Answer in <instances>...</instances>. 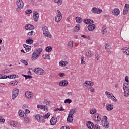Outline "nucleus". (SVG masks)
I'll return each instance as SVG.
<instances>
[{"instance_id":"obj_1","label":"nucleus","mask_w":129,"mask_h":129,"mask_svg":"<svg viewBox=\"0 0 129 129\" xmlns=\"http://www.w3.org/2000/svg\"><path fill=\"white\" fill-rule=\"evenodd\" d=\"M42 51H43V49L42 48H39L35 51L31 57V60L32 61H35V60H37L38 59V57L41 55V53H42Z\"/></svg>"},{"instance_id":"obj_2","label":"nucleus","mask_w":129,"mask_h":129,"mask_svg":"<svg viewBox=\"0 0 129 129\" xmlns=\"http://www.w3.org/2000/svg\"><path fill=\"white\" fill-rule=\"evenodd\" d=\"M123 89L124 90V96L127 97L129 95L128 83H124L123 85Z\"/></svg>"},{"instance_id":"obj_3","label":"nucleus","mask_w":129,"mask_h":129,"mask_svg":"<svg viewBox=\"0 0 129 129\" xmlns=\"http://www.w3.org/2000/svg\"><path fill=\"white\" fill-rule=\"evenodd\" d=\"M43 31V35L45 37H49V38H52V35L50 34L49 32V30H48V27L47 26H45L42 28Z\"/></svg>"},{"instance_id":"obj_4","label":"nucleus","mask_w":129,"mask_h":129,"mask_svg":"<svg viewBox=\"0 0 129 129\" xmlns=\"http://www.w3.org/2000/svg\"><path fill=\"white\" fill-rule=\"evenodd\" d=\"M33 71L36 74H37V75H43V74L45 73V71L40 68L34 69Z\"/></svg>"},{"instance_id":"obj_5","label":"nucleus","mask_w":129,"mask_h":129,"mask_svg":"<svg viewBox=\"0 0 129 129\" xmlns=\"http://www.w3.org/2000/svg\"><path fill=\"white\" fill-rule=\"evenodd\" d=\"M20 91V90L19 89H14L12 92V99L13 100H15V98L18 96L19 95V92Z\"/></svg>"},{"instance_id":"obj_6","label":"nucleus","mask_w":129,"mask_h":129,"mask_svg":"<svg viewBox=\"0 0 129 129\" xmlns=\"http://www.w3.org/2000/svg\"><path fill=\"white\" fill-rule=\"evenodd\" d=\"M93 118L95 122H99V121L101 120V115H99L98 113H96Z\"/></svg>"},{"instance_id":"obj_7","label":"nucleus","mask_w":129,"mask_h":129,"mask_svg":"<svg viewBox=\"0 0 129 129\" xmlns=\"http://www.w3.org/2000/svg\"><path fill=\"white\" fill-rule=\"evenodd\" d=\"M17 6L18 9H23L24 7V2L22 0H19L17 1Z\"/></svg>"},{"instance_id":"obj_8","label":"nucleus","mask_w":129,"mask_h":129,"mask_svg":"<svg viewBox=\"0 0 129 129\" xmlns=\"http://www.w3.org/2000/svg\"><path fill=\"white\" fill-rule=\"evenodd\" d=\"M101 123L105 128H108L109 127V123L108 122H104V120H102Z\"/></svg>"},{"instance_id":"obj_9","label":"nucleus","mask_w":129,"mask_h":129,"mask_svg":"<svg viewBox=\"0 0 129 129\" xmlns=\"http://www.w3.org/2000/svg\"><path fill=\"white\" fill-rule=\"evenodd\" d=\"M122 52L123 54H125V55L129 56V48L127 47H125L122 48Z\"/></svg>"},{"instance_id":"obj_10","label":"nucleus","mask_w":129,"mask_h":129,"mask_svg":"<svg viewBox=\"0 0 129 129\" xmlns=\"http://www.w3.org/2000/svg\"><path fill=\"white\" fill-rule=\"evenodd\" d=\"M50 123L51 125H55L57 123V118L52 117L50 120Z\"/></svg>"},{"instance_id":"obj_11","label":"nucleus","mask_w":129,"mask_h":129,"mask_svg":"<svg viewBox=\"0 0 129 129\" xmlns=\"http://www.w3.org/2000/svg\"><path fill=\"white\" fill-rule=\"evenodd\" d=\"M68 85V81L67 80H63L59 83L60 86H67Z\"/></svg>"},{"instance_id":"obj_12","label":"nucleus","mask_w":129,"mask_h":129,"mask_svg":"<svg viewBox=\"0 0 129 129\" xmlns=\"http://www.w3.org/2000/svg\"><path fill=\"white\" fill-rule=\"evenodd\" d=\"M34 25L32 24H26L25 26V30H34Z\"/></svg>"},{"instance_id":"obj_13","label":"nucleus","mask_w":129,"mask_h":129,"mask_svg":"<svg viewBox=\"0 0 129 129\" xmlns=\"http://www.w3.org/2000/svg\"><path fill=\"white\" fill-rule=\"evenodd\" d=\"M119 9L118 8L114 9L112 11V15H114V16H118L119 15Z\"/></svg>"},{"instance_id":"obj_14","label":"nucleus","mask_w":129,"mask_h":129,"mask_svg":"<svg viewBox=\"0 0 129 129\" xmlns=\"http://www.w3.org/2000/svg\"><path fill=\"white\" fill-rule=\"evenodd\" d=\"M33 95L32 94V92L30 91H27L25 92V96L26 98H28L29 99H31L32 98V96Z\"/></svg>"},{"instance_id":"obj_15","label":"nucleus","mask_w":129,"mask_h":129,"mask_svg":"<svg viewBox=\"0 0 129 129\" xmlns=\"http://www.w3.org/2000/svg\"><path fill=\"white\" fill-rule=\"evenodd\" d=\"M77 111V110L76 108L71 109L69 114V115L71 116L70 117H73V114H74V113H76Z\"/></svg>"},{"instance_id":"obj_16","label":"nucleus","mask_w":129,"mask_h":129,"mask_svg":"<svg viewBox=\"0 0 129 129\" xmlns=\"http://www.w3.org/2000/svg\"><path fill=\"white\" fill-rule=\"evenodd\" d=\"M86 125H87L88 128H90V129L93 128V126H94V125L93 124V123H92L90 121L87 122Z\"/></svg>"},{"instance_id":"obj_17","label":"nucleus","mask_w":129,"mask_h":129,"mask_svg":"<svg viewBox=\"0 0 129 129\" xmlns=\"http://www.w3.org/2000/svg\"><path fill=\"white\" fill-rule=\"evenodd\" d=\"M113 107L114 106L112 104H107L106 105L107 110L108 111H111V110H112V109H113Z\"/></svg>"},{"instance_id":"obj_18","label":"nucleus","mask_w":129,"mask_h":129,"mask_svg":"<svg viewBox=\"0 0 129 129\" xmlns=\"http://www.w3.org/2000/svg\"><path fill=\"white\" fill-rule=\"evenodd\" d=\"M105 50L107 52H110L111 51V46L109 44L106 43L105 44Z\"/></svg>"},{"instance_id":"obj_19","label":"nucleus","mask_w":129,"mask_h":129,"mask_svg":"<svg viewBox=\"0 0 129 129\" xmlns=\"http://www.w3.org/2000/svg\"><path fill=\"white\" fill-rule=\"evenodd\" d=\"M95 29V24H92L88 26V29L89 31H93Z\"/></svg>"},{"instance_id":"obj_20","label":"nucleus","mask_w":129,"mask_h":129,"mask_svg":"<svg viewBox=\"0 0 129 129\" xmlns=\"http://www.w3.org/2000/svg\"><path fill=\"white\" fill-rule=\"evenodd\" d=\"M62 20V15H60V14H57L56 16L55 17V22L57 23H59L60 21Z\"/></svg>"},{"instance_id":"obj_21","label":"nucleus","mask_w":129,"mask_h":129,"mask_svg":"<svg viewBox=\"0 0 129 129\" xmlns=\"http://www.w3.org/2000/svg\"><path fill=\"white\" fill-rule=\"evenodd\" d=\"M23 47L25 48L26 52H30L31 47L26 44H23Z\"/></svg>"},{"instance_id":"obj_22","label":"nucleus","mask_w":129,"mask_h":129,"mask_svg":"<svg viewBox=\"0 0 129 129\" xmlns=\"http://www.w3.org/2000/svg\"><path fill=\"white\" fill-rule=\"evenodd\" d=\"M80 30V25L77 24L76 26L74 27L73 31L77 33Z\"/></svg>"},{"instance_id":"obj_23","label":"nucleus","mask_w":129,"mask_h":129,"mask_svg":"<svg viewBox=\"0 0 129 129\" xmlns=\"http://www.w3.org/2000/svg\"><path fill=\"white\" fill-rule=\"evenodd\" d=\"M86 55L87 57L90 58V57H91L92 56H93V52H92L90 50H88L86 52Z\"/></svg>"},{"instance_id":"obj_24","label":"nucleus","mask_w":129,"mask_h":129,"mask_svg":"<svg viewBox=\"0 0 129 129\" xmlns=\"http://www.w3.org/2000/svg\"><path fill=\"white\" fill-rule=\"evenodd\" d=\"M75 19L78 24H81L82 22L83 19L80 17H76Z\"/></svg>"},{"instance_id":"obj_25","label":"nucleus","mask_w":129,"mask_h":129,"mask_svg":"<svg viewBox=\"0 0 129 129\" xmlns=\"http://www.w3.org/2000/svg\"><path fill=\"white\" fill-rule=\"evenodd\" d=\"M24 119L25 123H30V118L27 116V115H26L25 116H24Z\"/></svg>"},{"instance_id":"obj_26","label":"nucleus","mask_w":129,"mask_h":129,"mask_svg":"<svg viewBox=\"0 0 129 129\" xmlns=\"http://www.w3.org/2000/svg\"><path fill=\"white\" fill-rule=\"evenodd\" d=\"M18 113L19 116H20L21 117H24L25 115H26V113H25V112H24V111L22 110H19Z\"/></svg>"},{"instance_id":"obj_27","label":"nucleus","mask_w":129,"mask_h":129,"mask_svg":"<svg viewBox=\"0 0 129 129\" xmlns=\"http://www.w3.org/2000/svg\"><path fill=\"white\" fill-rule=\"evenodd\" d=\"M85 84H87V85H89V86H93V85H94V83L89 81H85Z\"/></svg>"},{"instance_id":"obj_28","label":"nucleus","mask_w":129,"mask_h":129,"mask_svg":"<svg viewBox=\"0 0 129 129\" xmlns=\"http://www.w3.org/2000/svg\"><path fill=\"white\" fill-rule=\"evenodd\" d=\"M26 44H28L29 45H31L34 43V40L33 39H29L26 40Z\"/></svg>"},{"instance_id":"obj_29","label":"nucleus","mask_w":129,"mask_h":129,"mask_svg":"<svg viewBox=\"0 0 129 129\" xmlns=\"http://www.w3.org/2000/svg\"><path fill=\"white\" fill-rule=\"evenodd\" d=\"M71 116L70 115H69L67 118V122H72L73 121V117Z\"/></svg>"},{"instance_id":"obj_30","label":"nucleus","mask_w":129,"mask_h":129,"mask_svg":"<svg viewBox=\"0 0 129 129\" xmlns=\"http://www.w3.org/2000/svg\"><path fill=\"white\" fill-rule=\"evenodd\" d=\"M68 47L69 49H72L73 47V41H69L68 43Z\"/></svg>"},{"instance_id":"obj_31","label":"nucleus","mask_w":129,"mask_h":129,"mask_svg":"<svg viewBox=\"0 0 129 129\" xmlns=\"http://www.w3.org/2000/svg\"><path fill=\"white\" fill-rule=\"evenodd\" d=\"M18 83L19 81L18 80H15L13 82H11V85H13V86H15V85H18Z\"/></svg>"},{"instance_id":"obj_32","label":"nucleus","mask_w":129,"mask_h":129,"mask_svg":"<svg viewBox=\"0 0 129 129\" xmlns=\"http://www.w3.org/2000/svg\"><path fill=\"white\" fill-rule=\"evenodd\" d=\"M107 33V30H106V27L105 26L102 28V34L104 35V34H106Z\"/></svg>"},{"instance_id":"obj_33","label":"nucleus","mask_w":129,"mask_h":129,"mask_svg":"<svg viewBox=\"0 0 129 129\" xmlns=\"http://www.w3.org/2000/svg\"><path fill=\"white\" fill-rule=\"evenodd\" d=\"M34 35H35V32H34V31H31L27 34V37H30V36H34Z\"/></svg>"},{"instance_id":"obj_34","label":"nucleus","mask_w":129,"mask_h":129,"mask_svg":"<svg viewBox=\"0 0 129 129\" xmlns=\"http://www.w3.org/2000/svg\"><path fill=\"white\" fill-rule=\"evenodd\" d=\"M42 118H43V116L40 114H38L35 116V119L37 120H40V119H42Z\"/></svg>"},{"instance_id":"obj_35","label":"nucleus","mask_w":129,"mask_h":129,"mask_svg":"<svg viewBox=\"0 0 129 129\" xmlns=\"http://www.w3.org/2000/svg\"><path fill=\"white\" fill-rule=\"evenodd\" d=\"M44 104H46V105L50 106V104H51V102L50 101H48L47 99H45L43 101Z\"/></svg>"},{"instance_id":"obj_36","label":"nucleus","mask_w":129,"mask_h":129,"mask_svg":"<svg viewBox=\"0 0 129 129\" xmlns=\"http://www.w3.org/2000/svg\"><path fill=\"white\" fill-rule=\"evenodd\" d=\"M52 47L51 46H48L46 48L45 51L47 52L48 53H50V52H51L52 51Z\"/></svg>"},{"instance_id":"obj_37","label":"nucleus","mask_w":129,"mask_h":129,"mask_svg":"<svg viewBox=\"0 0 129 129\" xmlns=\"http://www.w3.org/2000/svg\"><path fill=\"white\" fill-rule=\"evenodd\" d=\"M84 23H85V24H86V25H90V19H84Z\"/></svg>"},{"instance_id":"obj_38","label":"nucleus","mask_w":129,"mask_h":129,"mask_svg":"<svg viewBox=\"0 0 129 129\" xmlns=\"http://www.w3.org/2000/svg\"><path fill=\"white\" fill-rule=\"evenodd\" d=\"M90 114H94L95 113H96V109H91L90 110Z\"/></svg>"},{"instance_id":"obj_39","label":"nucleus","mask_w":129,"mask_h":129,"mask_svg":"<svg viewBox=\"0 0 129 129\" xmlns=\"http://www.w3.org/2000/svg\"><path fill=\"white\" fill-rule=\"evenodd\" d=\"M91 12L94 14H97V8L94 7L92 8Z\"/></svg>"},{"instance_id":"obj_40","label":"nucleus","mask_w":129,"mask_h":129,"mask_svg":"<svg viewBox=\"0 0 129 129\" xmlns=\"http://www.w3.org/2000/svg\"><path fill=\"white\" fill-rule=\"evenodd\" d=\"M72 102V100L70 99H67L64 100V103H69V104H70Z\"/></svg>"},{"instance_id":"obj_41","label":"nucleus","mask_w":129,"mask_h":129,"mask_svg":"<svg viewBox=\"0 0 129 129\" xmlns=\"http://www.w3.org/2000/svg\"><path fill=\"white\" fill-rule=\"evenodd\" d=\"M110 99H111L112 100H113V101H117V99H116V98H115V97H114L113 96V95H111V96H110V98H109Z\"/></svg>"},{"instance_id":"obj_42","label":"nucleus","mask_w":129,"mask_h":129,"mask_svg":"<svg viewBox=\"0 0 129 129\" xmlns=\"http://www.w3.org/2000/svg\"><path fill=\"white\" fill-rule=\"evenodd\" d=\"M53 2L58 4V5H62V0H53Z\"/></svg>"},{"instance_id":"obj_43","label":"nucleus","mask_w":129,"mask_h":129,"mask_svg":"<svg viewBox=\"0 0 129 129\" xmlns=\"http://www.w3.org/2000/svg\"><path fill=\"white\" fill-rule=\"evenodd\" d=\"M33 18L35 22H38V21H39V15L36 16H33Z\"/></svg>"},{"instance_id":"obj_44","label":"nucleus","mask_w":129,"mask_h":129,"mask_svg":"<svg viewBox=\"0 0 129 129\" xmlns=\"http://www.w3.org/2000/svg\"><path fill=\"white\" fill-rule=\"evenodd\" d=\"M128 12V8H124L123 9V15H126Z\"/></svg>"},{"instance_id":"obj_45","label":"nucleus","mask_w":129,"mask_h":129,"mask_svg":"<svg viewBox=\"0 0 129 129\" xmlns=\"http://www.w3.org/2000/svg\"><path fill=\"white\" fill-rule=\"evenodd\" d=\"M105 93L109 98H110V96H111V95H112L110 94V92H108L107 91H106Z\"/></svg>"},{"instance_id":"obj_46","label":"nucleus","mask_w":129,"mask_h":129,"mask_svg":"<svg viewBox=\"0 0 129 129\" xmlns=\"http://www.w3.org/2000/svg\"><path fill=\"white\" fill-rule=\"evenodd\" d=\"M43 118H49V117H50V113H47V114H46L44 116H43Z\"/></svg>"},{"instance_id":"obj_47","label":"nucleus","mask_w":129,"mask_h":129,"mask_svg":"<svg viewBox=\"0 0 129 129\" xmlns=\"http://www.w3.org/2000/svg\"><path fill=\"white\" fill-rule=\"evenodd\" d=\"M44 105H37V108H40V109H43V108H44Z\"/></svg>"},{"instance_id":"obj_48","label":"nucleus","mask_w":129,"mask_h":129,"mask_svg":"<svg viewBox=\"0 0 129 129\" xmlns=\"http://www.w3.org/2000/svg\"><path fill=\"white\" fill-rule=\"evenodd\" d=\"M31 13H32V11L30 9L27 10L25 12V14H26V15H30Z\"/></svg>"},{"instance_id":"obj_49","label":"nucleus","mask_w":129,"mask_h":129,"mask_svg":"<svg viewBox=\"0 0 129 129\" xmlns=\"http://www.w3.org/2000/svg\"><path fill=\"white\" fill-rule=\"evenodd\" d=\"M102 13V10L101 9L97 8V14H100Z\"/></svg>"},{"instance_id":"obj_50","label":"nucleus","mask_w":129,"mask_h":129,"mask_svg":"<svg viewBox=\"0 0 129 129\" xmlns=\"http://www.w3.org/2000/svg\"><path fill=\"white\" fill-rule=\"evenodd\" d=\"M20 61L22 63H24V64L26 66L28 65V62H27L26 60H24V59H21L20 60Z\"/></svg>"},{"instance_id":"obj_51","label":"nucleus","mask_w":129,"mask_h":129,"mask_svg":"<svg viewBox=\"0 0 129 129\" xmlns=\"http://www.w3.org/2000/svg\"><path fill=\"white\" fill-rule=\"evenodd\" d=\"M94 129H100V127L99 126V125L95 124L93 126Z\"/></svg>"},{"instance_id":"obj_52","label":"nucleus","mask_w":129,"mask_h":129,"mask_svg":"<svg viewBox=\"0 0 129 129\" xmlns=\"http://www.w3.org/2000/svg\"><path fill=\"white\" fill-rule=\"evenodd\" d=\"M95 59L96 61H98L99 60V55L98 54H96L95 55Z\"/></svg>"},{"instance_id":"obj_53","label":"nucleus","mask_w":129,"mask_h":129,"mask_svg":"<svg viewBox=\"0 0 129 129\" xmlns=\"http://www.w3.org/2000/svg\"><path fill=\"white\" fill-rule=\"evenodd\" d=\"M37 16H39V13L37 11H34L33 12V17H36Z\"/></svg>"},{"instance_id":"obj_54","label":"nucleus","mask_w":129,"mask_h":129,"mask_svg":"<svg viewBox=\"0 0 129 129\" xmlns=\"http://www.w3.org/2000/svg\"><path fill=\"white\" fill-rule=\"evenodd\" d=\"M89 89L91 92H95L94 88H93L92 87H89Z\"/></svg>"},{"instance_id":"obj_55","label":"nucleus","mask_w":129,"mask_h":129,"mask_svg":"<svg viewBox=\"0 0 129 129\" xmlns=\"http://www.w3.org/2000/svg\"><path fill=\"white\" fill-rule=\"evenodd\" d=\"M44 59H47V60H50V54L45 55Z\"/></svg>"},{"instance_id":"obj_56","label":"nucleus","mask_w":129,"mask_h":129,"mask_svg":"<svg viewBox=\"0 0 129 129\" xmlns=\"http://www.w3.org/2000/svg\"><path fill=\"white\" fill-rule=\"evenodd\" d=\"M10 125H12L13 126V127H15L16 126V122L12 121L10 123Z\"/></svg>"},{"instance_id":"obj_57","label":"nucleus","mask_w":129,"mask_h":129,"mask_svg":"<svg viewBox=\"0 0 129 129\" xmlns=\"http://www.w3.org/2000/svg\"><path fill=\"white\" fill-rule=\"evenodd\" d=\"M7 78L12 79H13L14 77H13V75H11L10 76H7L5 77V79H7Z\"/></svg>"},{"instance_id":"obj_58","label":"nucleus","mask_w":129,"mask_h":129,"mask_svg":"<svg viewBox=\"0 0 129 129\" xmlns=\"http://www.w3.org/2000/svg\"><path fill=\"white\" fill-rule=\"evenodd\" d=\"M81 37L82 38H84L85 39H90V37L89 36L87 37L86 35H81Z\"/></svg>"},{"instance_id":"obj_59","label":"nucleus","mask_w":129,"mask_h":129,"mask_svg":"<svg viewBox=\"0 0 129 129\" xmlns=\"http://www.w3.org/2000/svg\"><path fill=\"white\" fill-rule=\"evenodd\" d=\"M64 64H65V62H64V61H60L59 62L60 66H64Z\"/></svg>"},{"instance_id":"obj_60","label":"nucleus","mask_w":129,"mask_h":129,"mask_svg":"<svg viewBox=\"0 0 129 129\" xmlns=\"http://www.w3.org/2000/svg\"><path fill=\"white\" fill-rule=\"evenodd\" d=\"M0 122H3L4 123L5 122V119L2 117H0Z\"/></svg>"},{"instance_id":"obj_61","label":"nucleus","mask_w":129,"mask_h":129,"mask_svg":"<svg viewBox=\"0 0 129 129\" xmlns=\"http://www.w3.org/2000/svg\"><path fill=\"white\" fill-rule=\"evenodd\" d=\"M103 118L105 120V121H104V122H107V117L106 116H104L103 117Z\"/></svg>"},{"instance_id":"obj_62","label":"nucleus","mask_w":129,"mask_h":129,"mask_svg":"<svg viewBox=\"0 0 129 129\" xmlns=\"http://www.w3.org/2000/svg\"><path fill=\"white\" fill-rule=\"evenodd\" d=\"M31 78H33L32 76H31L30 75H27L26 78L25 79H31Z\"/></svg>"},{"instance_id":"obj_63","label":"nucleus","mask_w":129,"mask_h":129,"mask_svg":"<svg viewBox=\"0 0 129 129\" xmlns=\"http://www.w3.org/2000/svg\"><path fill=\"white\" fill-rule=\"evenodd\" d=\"M43 108H44L45 111H48V110L49 109L48 108V107L47 106H45V105H44V107H43Z\"/></svg>"},{"instance_id":"obj_64","label":"nucleus","mask_w":129,"mask_h":129,"mask_svg":"<svg viewBox=\"0 0 129 129\" xmlns=\"http://www.w3.org/2000/svg\"><path fill=\"white\" fill-rule=\"evenodd\" d=\"M30 113V110L29 109H25V114H29Z\"/></svg>"}]
</instances>
